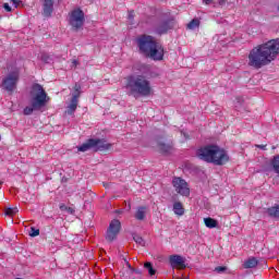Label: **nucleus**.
Returning a JSON list of instances; mask_svg holds the SVG:
<instances>
[{
  "label": "nucleus",
  "mask_w": 279,
  "mask_h": 279,
  "mask_svg": "<svg viewBox=\"0 0 279 279\" xmlns=\"http://www.w3.org/2000/svg\"><path fill=\"white\" fill-rule=\"evenodd\" d=\"M82 90V86H80V84H75L74 85V90L72 92V99L70 105L68 106V114H73V112H75V110H77V104L80 99V95Z\"/></svg>",
  "instance_id": "10"
},
{
  "label": "nucleus",
  "mask_w": 279,
  "mask_h": 279,
  "mask_svg": "<svg viewBox=\"0 0 279 279\" xmlns=\"http://www.w3.org/2000/svg\"><path fill=\"white\" fill-rule=\"evenodd\" d=\"M43 10L44 16H51L53 12V0H44Z\"/></svg>",
  "instance_id": "14"
},
{
  "label": "nucleus",
  "mask_w": 279,
  "mask_h": 279,
  "mask_svg": "<svg viewBox=\"0 0 279 279\" xmlns=\"http://www.w3.org/2000/svg\"><path fill=\"white\" fill-rule=\"evenodd\" d=\"M172 210L174 215L182 217L184 215V205H182L181 202H174L172 205Z\"/></svg>",
  "instance_id": "16"
},
{
  "label": "nucleus",
  "mask_w": 279,
  "mask_h": 279,
  "mask_svg": "<svg viewBox=\"0 0 279 279\" xmlns=\"http://www.w3.org/2000/svg\"><path fill=\"white\" fill-rule=\"evenodd\" d=\"M73 64L76 65V64H77V61L74 60V61H73Z\"/></svg>",
  "instance_id": "35"
},
{
  "label": "nucleus",
  "mask_w": 279,
  "mask_h": 279,
  "mask_svg": "<svg viewBox=\"0 0 279 279\" xmlns=\"http://www.w3.org/2000/svg\"><path fill=\"white\" fill-rule=\"evenodd\" d=\"M137 46L146 58L160 62L165 58V48L162 45L156 43V39L149 35H142L137 38Z\"/></svg>",
  "instance_id": "3"
},
{
  "label": "nucleus",
  "mask_w": 279,
  "mask_h": 279,
  "mask_svg": "<svg viewBox=\"0 0 279 279\" xmlns=\"http://www.w3.org/2000/svg\"><path fill=\"white\" fill-rule=\"evenodd\" d=\"M84 11L80 9L71 11L69 15V23L72 28H74L75 31L82 29V27H84Z\"/></svg>",
  "instance_id": "7"
},
{
  "label": "nucleus",
  "mask_w": 279,
  "mask_h": 279,
  "mask_svg": "<svg viewBox=\"0 0 279 279\" xmlns=\"http://www.w3.org/2000/svg\"><path fill=\"white\" fill-rule=\"evenodd\" d=\"M119 232H121V221L113 219L109 223V228L107 230V235H106L107 241H114V239L119 236Z\"/></svg>",
  "instance_id": "9"
},
{
  "label": "nucleus",
  "mask_w": 279,
  "mask_h": 279,
  "mask_svg": "<svg viewBox=\"0 0 279 279\" xmlns=\"http://www.w3.org/2000/svg\"><path fill=\"white\" fill-rule=\"evenodd\" d=\"M147 213H149V209L145 206H140L135 209V213L133 215V217L137 220V221H145L146 217H147Z\"/></svg>",
  "instance_id": "13"
},
{
  "label": "nucleus",
  "mask_w": 279,
  "mask_h": 279,
  "mask_svg": "<svg viewBox=\"0 0 279 279\" xmlns=\"http://www.w3.org/2000/svg\"><path fill=\"white\" fill-rule=\"evenodd\" d=\"M197 27H199V20H197V19L192 20V21L187 24V29H197Z\"/></svg>",
  "instance_id": "25"
},
{
  "label": "nucleus",
  "mask_w": 279,
  "mask_h": 279,
  "mask_svg": "<svg viewBox=\"0 0 279 279\" xmlns=\"http://www.w3.org/2000/svg\"><path fill=\"white\" fill-rule=\"evenodd\" d=\"M258 265V259L256 257H250L243 264L244 269H254Z\"/></svg>",
  "instance_id": "18"
},
{
  "label": "nucleus",
  "mask_w": 279,
  "mask_h": 279,
  "mask_svg": "<svg viewBox=\"0 0 279 279\" xmlns=\"http://www.w3.org/2000/svg\"><path fill=\"white\" fill-rule=\"evenodd\" d=\"M19 213V207H8L4 210V215L7 217H14V215H16Z\"/></svg>",
  "instance_id": "21"
},
{
  "label": "nucleus",
  "mask_w": 279,
  "mask_h": 279,
  "mask_svg": "<svg viewBox=\"0 0 279 279\" xmlns=\"http://www.w3.org/2000/svg\"><path fill=\"white\" fill-rule=\"evenodd\" d=\"M234 0H219V5H226V3H232Z\"/></svg>",
  "instance_id": "31"
},
{
  "label": "nucleus",
  "mask_w": 279,
  "mask_h": 279,
  "mask_svg": "<svg viewBox=\"0 0 279 279\" xmlns=\"http://www.w3.org/2000/svg\"><path fill=\"white\" fill-rule=\"evenodd\" d=\"M159 149L163 153V154H169V151H171V146L167 145V144H159Z\"/></svg>",
  "instance_id": "27"
},
{
  "label": "nucleus",
  "mask_w": 279,
  "mask_h": 279,
  "mask_svg": "<svg viewBox=\"0 0 279 279\" xmlns=\"http://www.w3.org/2000/svg\"><path fill=\"white\" fill-rule=\"evenodd\" d=\"M278 53L279 39H272L258 45L248 53V66H253V69H263V66H267V64L274 62V59L278 58Z\"/></svg>",
  "instance_id": "1"
},
{
  "label": "nucleus",
  "mask_w": 279,
  "mask_h": 279,
  "mask_svg": "<svg viewBox=\"0 0 279 279\" xmlns=\"http://www.w3.org/2000/svg\"><path fill=\"white\" fill-rule=\"evenodd\" d=\"M203 2L208 5L209 3H213V0H203Z\"/></svg>",
  "instance_id": "34"
},
{
  "label": "nucleus",
  "mask_w": 279,
  "mask_h": 279,
  "mask_svg": "<svg viewBox=\"0 0 279 279\" xmlns=\"http://www.w3.org/2000/svg\"><path fill=\"white\" fill-rule=\"evenodd\" d=\"M269 217H274L275 219H279V205H275L267 209Z\"/></svg>",
  "instance_id": "19"
},
{
  "label": "nucleus",
  "mask_w": 279,
  "mask_h": 279,
  "mask_svg": "<svg viewBox=\"0 0 279 279\" xmlns=\"http://www.w3.org/2000/svg\"><path fill=\"white\" fill-rule=\"evenodd\" d=\"M144 267H145V269L148 270L149 276H156V269H154V267H151V263L146 262L144 264Z\"/></svg>",
  "instance_id": "26"
},
{
  "label": "nucleus",
  "mask_w": 279,
  "mask_h": 279,
  "mask_svg": "<svg viewBox=\"0 0 279 279\" xmlns=\"http://www.w3.org/2000/svg\"><path fill=\"white\" fill-rule=\"evenodd\" d=\"M126 90L132 97H149L154 89L147 76L133 74L126 78Z\"/></svg>",
  "instance_id": "2"
},
{
  "label": "nucleus",
  "mask_w": 279,
  "mask_h": 279,
  "mask_svg": "<svg viewBox=\"0 0 279 279\" xmlns=\"http://www.w3.org/2000/svg\"><path fill=\"white\" fill-rule=\"evenodd\" d=\"M21 73L19 69H14L13 71L9 72L5 77L2 80V88L8 90V93H14L16 89V85L19 84V77Z\"/></svg>",
  "instance_id": "6"
},
{
  "label": "nucleus",
  "mask_w": 279,
  "mask_h": 279,
  "mask_svg": "<svg viewBox=\"0 0 279 279\" xmlns=\"http://www.w3.org/2000/svg\"><path fill=\"white\" fill-rule=\"evenodd\" d=\"M135 243H137L138 245H143L145 243V241L143 240V238L141 235H135L134 238Z\"/></svg>",
  "instance_id": "29"
},
{
  "label": "nucleus",
  "mask_w": 279,
  "mask_h": 279,
  "mask_svg": "<svg viewBox=\"0 0 279 279\" xmlns=\"http://www.w3.org/2000/svg\"><path fill=\"white\" fill-rule=\"evenodd\" d=\"M226 267L225 266H218L215 268V271H217L218 274H223V271H226Z\"/></svg>",
  "instance_id": "30"
},
{
  "label": "nucleus",
  "mask_w": 279,
  "mask_h": 279,
  "mask_svg": "<svg viewBox=\"0 0 279 279\" xmlns=\"http://www.w3.org/2000/svg\"><path fill=\"white\" fill-rule=\"evenodd\" d=\"M172 186L175 193L182 195V197H189V195H191V187H189V183L180 177L172 179Z\"/></svg>",
  "instance_id": "8"
},
{
  "label": "nucleus",
  "mask_w": 279,
  "mask_h": 279,
  "mask_svg": "<svg viewBox=\"0 0 279 279\" xmlns=\"http://www.w3.org/2000/svg\"><path fill=\"white\" fill-rule=\"evenodd\" d=\"M129 19H134V11L129 12Z\"/></svg>",
  "instance_id": "33"
},
{
  "label": "nucleus",
  "mask_w": 279,
  "mask_h": 279,
  "mask_svg": "<svg viewBox=\"0 0 279 279\" xmlns=\"http://www.w3.org/2000/svg\"><path fill=\"white\" fill-rule=\"evenodd\" d=\"M40 234V230L34 227L31 228L29 236H38Z\"/></svg>",
  "instance_id": "28"
},
{
  "label": "nucleus",
  "mask_w": 279,
  "mask_h": 279,
  "mask_svg": "<svg viewBox=\"0 0 279 279\" xmlns=\"http://www.w3.org/2000/svg\"><path fill=\"white\" fill-rule=\"evenodd\" d=\"M34 110H41L40 108H35L34 105L27 106L24 108V114L29 117L34 112Z\"/></svg>",
  "instance_id": "23"
},
{
  "label": "nucleus",
  "mask_w": 279,
  "mask_h": 279,
  "mask_svg": "<svg viewBox=\"0 0 279 279\" xmlns=\"http://www.w3.org/2000/svg\"><path fill=\"white\" fill-rule=\"evenodd\" d=\"M169 263L173 268L178 267L179 269H184V267H186V265H184L186 259L182 257V255H171L169 257Z\"/></svg>",
  "instance_id": "11"
},
{
  "label": "nucleus",
  "mask_w": 279,
  "mask_h": 279,
  "mask_svg": "<svg viewBox=\"0 0 279 279\" xmlns=\"http://www.w3.org/2000/svg\"><path fill=\"white\" fill-rule=\"evenodd\" d=\"M166 32H169V23L163 22L160 26L157 28V34H166Z\"/></svg>",
  "instance_id": "22"
},
{
  "label": "nucleus",
  "mask_w": 279,
  "mask_h": 279,
  "mask_svg": "<svg viewBox=\"0 0 279 279\" xmlns=\"http://www.w3.org/2000/svg\"><path fill=\"white\" fill-rule=\"evenodd\" d=\"M21 1L17 0H7L2 8L5 10V12H12V8H19Z\"/></svg>",
  "instance_id": "15"
},
{
  "label": "nucleus",
  "mask_w": 279,
  "mask_h": 279,
  "mask_svg": "<svg viewBox=\"0 0 279 279\" xmlns=\"http://www.w3.org/2000/svg\"><path fill=\"white\" fill-rule=\"evenodd\" d=\"M204 223L206 226V228H209L210 230H213V228H217L218 222L217 220L208 217V218H204Z\"/></svg>",
  "instance_id": "20"
},
{
  "label": "nucleus",
  "mask_w": 279,
  "mask_h": 279,
  "mask_svg": "<svg viewBox=\"0 0 279 279\" xmlns=\"http://www.w3.org/2000/svg\"><path fill=\"white\" fill-rule=\"evenodd\" d=\"M95 140L90 138L81 146L77 147L78 151H88V149H95Z\"/></svg>",
  "instance_id": "17"
},
{
  "label": "nucleus",
  "mask_w": 279,
  "mask_h": 279,
  "mask_svg": "<svg viewBox=\"0 0 279 279\" xmlns=\"http://www.w3.org/2000/svg\"><path fill=\"white\" fill-rule=\"evenodd\" d=\"M49 95L45 92V88L40 84H34L29 92L31 106L34 108H45L49 104Z\"/></svg>",
  "instance_id": "5"
},
{
  "label": "nucleus",
  "mask_w": 279,
  "mask_h": 279,
  "mask_svg": "<svg viewBox=\"0 0 279 279\" xmlns=\"http://www.w3.org/2000/svg\"><path fill=\"white\" fill-rule=\"evenodd\" d=\"M112 148V144L108 143L105 140H94V149L95 151H108Z\"/></svg>",
  "instance_id": "12"
},
{
  "label": "nucleus",
  "mask_w": 279,
  "mask_h": 279,
  "mask_svg": "<svg viewBox=\"0 0 279 279\" xmlns=\"http://www.w3.org/2000/svg\"><path fill=\"white\" fill-rule=\"evenodd\" d=\"M197 157L205 162H210L211 165H216L217 167H221L226 165L230 157L228 156V151L226 149L217 146V145H207L197 150Z\"/></svg>",
  "instance_id": "4"
},
{
  "label": "nucleus",
  "mask_w": 279,
  "mask_h": 279,
  "mask_svg": "<svg viewBox=\"0 0 279 279\" xmlns=\"http://www.w3.org/2000/svg\"><path fill=\"white\" fill-rule=\"evenodd\" d=\"M59 208L60 210H62L63 213H68L69 215L75 214V209H73L72 207H66V205L64 204H61Z\"/></svg>",
  "instance_id": "24"
},
{
  "label": "nucleus",
  "mask_w": 279,
  "mask_h": 279,
  "mask_svg": "<svg viewBox=\"0 0 279 279\" xmlns=\"http://www.w3.org/2000/svg\"><path fill=\"white\" fill-rule=\"evenodd\" d=\"M256 147H258V149H267V145H256Z\"/></svg>",
  "instance_id": "32"
}]
</instances>
